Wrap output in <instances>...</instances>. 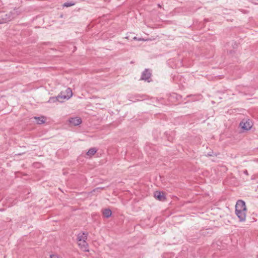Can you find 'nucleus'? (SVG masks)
I'll list each match as a JSON object with an SVG mask.
<instances>
[{
	"instance_id": "nucleus-1",
	"label": "nucleus",
	"mask_w": 258,
	"mask_h": 258,
	"mask_svg": "<svg viewBox=\"0 0 258 258\" xmlns=\"http://www.w3.org/2000/svg\"><path fill=\"white\" fill-rule=\"evenodd\" d=\"M246 208L243 201L238 200L235 205V214L240 222L245 221L246 219Z\"/></svg>"
},
{
	"instance_id": "nucleus-2",
	"label": "nucleus",
	"mask_w": 258,
	"mask_h": 258,
	"mask_svg": "<svg viewBox=\"0 0 258 258\" xmlns=\"http://www.w3.org/2000/svg\"><path fill=\"white\" fill-rule=\"evenodd\" d=\"M151 72L149 69H145L142 74L141 80L150 82L151 81Z\"/></svg>"
},
{
	"instance_id": "nucleus-3",
	"label": "nucleus",
	"mask_w": 258,
	"mask_h": 258,
	"mask_svg": "<svg viewBox=\"0 0 258 258\" xmlns=\"http://www.w3.org/2000/svg\"><path fill=\"white\" fill-rule=\"evenodd\" d=\"M61 96V99L64 101L65 99L68 100L70 99L73 95V93L71 89L70 88H68L65 92L61 91L59 94Z\"/></svg>"
},
{
	"instance_id": "nucleus-4",
	"label": "nucleus",
	"mask_w": 258,
	"mask_h": 258,
	"mask_svg": "<svg viewBox=\"0 0 258 258\" xmlns=\"http://www.w3.org/2000/svg\"><path fill=\"white\" fill-rule=\"evenodd\" d=\"M154 197L160 201H164L166 200L165 194L163 191H156L154 192Z\"/></svg>"
},
{
	"instance_id": "nucleus-5",
	"label": "nucleus",
	"mask_w": 258,
	"mask_h": 258,
	"mask_svg": "<svg viewBox=\"0 0 258 258\" xmlns=\"http://www.w3.org/2000/svg\"><path fill=\"white\" fill-rule=\"evenodd\" d=\"M78 245L84 251H88V244L86 242V240L83 239L81 241H78Z\"/></svg>"
},
{
	"instance_id": "nucleus-6",
	"label": "nucleus",
	"mask_w": 258,
	"mask_h": 258,
	"mask_svg": "<svg viewBox=\"0 0 258 258\" xmlns=\"http://www.w3.org/2000/svg\"><path fill=\"white\" fill-rule=\"evenodd\" d=\"M71 124L77 126L80 124L82 122V119L79 117H72L69 119Z\"/></svg>"
},
{
	"instance_id": "nucleus-7",
	"label": "nucleus",
	"mask_w": 258,
	"mask_h": 258,
	"mask_svg": "<svg viewBox=\"0 0 258 258\" xmlns=\"http://www.w3.org/2000/svg\"><path fill=\"white\" fill-rule=\"evenodd\" d=\"M241 127L245 130L248 131L250 130L252 126L251 122L250 121H246L245 122L242 121L240 123Z\"/></svg>"
},
{
	"instance_id": "nucleus-8",
	"label": "nucleus",
	"mask_w": 258,
	"mask_h": 258,
	"mask_svg": "<svg viewBox=\"0 0 258 258\" xmlns=\"http://www.w3.org/2000/svg\"><path fill=\"white\" fill-rule=\"evenodd\" d=\"M62 96L59 94L56 97H50L48 100V102L49 103H53L57 101L62 102H63V100L61 99Z\"/></svg>"
},
{
	"instance_id": "nucleus-9",
	"label": "nucleus",
	"mask_w": 258,
	"mask_h": 258,
	"mask_svg": "<svg viewBox=\"0 0 258 258\" xmlns=\"http://www.w3.org/2000/svg\"><path fill=\"white\" fill-rule=\"evenodd\" d=\"M13 19H14V17L12 16V13L7 14L5 15V17L3 18V21L2 22H0V23H6L12 20Z\"/></svg>"
},
{
	"instance_id": "nucleus-10",
	"label": "nucleus",
	"mask_w": 258,
	"mask_h": 258,
	"mask_svg": "<svg viewBox=\"0 0 258 258\" xmlns=\"http://www.w3.org/2000/svg\"><path fill=\"white\" fill-rule=\"evenodd\" d=\"M88 235V233H85L83 232L82 233H79L78 235V237H77L78 242L81 241V240L82 241L83 239L87 240Z\"/></svg>"
},
{
	"instance_id": "nucleus-11",
	"label": "nucleus",
	"mask_w": 258,
	"mask_h": 258,
	"mask_svg": "<svg viewBox=\"0 0 258 258\" xmlns=\"http://www.w3.org/2000/svg\"><path fill=\"white\" fill-rule=\"evenodd\" d=\"M34 118L36 120L37 123L41 124L45 122L46 118L44 116L34 117Z\"/></svg>"
},
{
	"instance_id": "nucleus-12",
	"label": "nucleus",
	"mask_w": 258,
	"mask_h": 258,
	"mask_svg": "<svg viewBox=\"0 0 258 258\" xmlns=\"http://www.w3.org/2000/svg\"><path fill=\"white\" fill-rule=\"evenodd\" d=\"M111 214V211L109 209H105L103 211V215L106 218L110 217Z\"/></svg>"
},
{
	"instance_id": "nucleus-13",
	"label": "nucleus",
	"mask_w": 258,
	"mask_h": 258,
	"mask_svg": "<svg viewBox=\"0 0 258 258\" xmlns=\"http://www.w3.org/2000/svg\"><path fill=\"white\" fill-rule=\"evenodd\" d=\"M97 152V150L95 148H92L90 149L87 152V155L88 156L91 157L94 155Z\"/></svg>"
},
{
	"instance_id": "nucleus-14",
	"label": "nucleus",
	"mask_w": 258,
	"mask_h": 258,
	"mask_svg": "<svg viewBox=\"0 0 258 258\" xmlns=\"http://www.w3.org/2000/svg\"><path fill=\"white\" fill-rule=\"evenodd\" d=\"M75 5V3H74L73 2H70L64 3L63 4L62 6L64 7H69L74 6Z\"/></svg>"
},
{
	"instance_id": "nucleus-15",
	"label": "nucleus",
	"mask_w": 258,
	"mask_h": 258,
	"mask_svg": "<svg viewBox=\"0 0 258 258\" xmlns=\"http://www.w3.org/2000/svg\"><path fill=\"white\" fill-rule=\"evenodd\" d=\"M50 258H58V256L55 254H51L50 255Z\"/></svg>"
},
{
	"instance_id": "nucleus-16",
	"label": "nucleus",
	"mask_w": 258,
	"mask_h": 258,
	"mask_svg": "<svg viewBox=\"0 0 258 258\" xmlns=\"http://www.w3.org/2000/svg\"><path fill=\"white\" fill-rule=\"evenodd\" d=\"M243 173L246 174V175H248V171L246 170H245L244 171H243Z\"/></svg>"
},
{
	"instance_id": "nucleus-17",
	"label": "nucleus",
	"mask_w": 258,
	"mask_h": 258,
	"mask_svg": "<svg viewBox=\"0 0 258 258\" xmlns=\"http://www.w3.org/2000/svg\"><path fill=\"white\" fill-rule=\"evenodd\" d=\"M254 2H253V3H254L256 4H258V0H254Z\"/></svg>"
},
{
	"instance_id": "nucleus-18",
	"label": "nucleus",
	"mask_w": 258,
	"mask_h": 258,
	"mask_svg": "<svg viewBox=\"0 0 258 258\" xmlns=\"http://www.w3.org/2000/svg\"><path fill=\"white\" fill-rule=\"evenodd\" d=\"M158 7L161 8V5L160 4L158 5Z\"/></svg>"
}]
</instances>
